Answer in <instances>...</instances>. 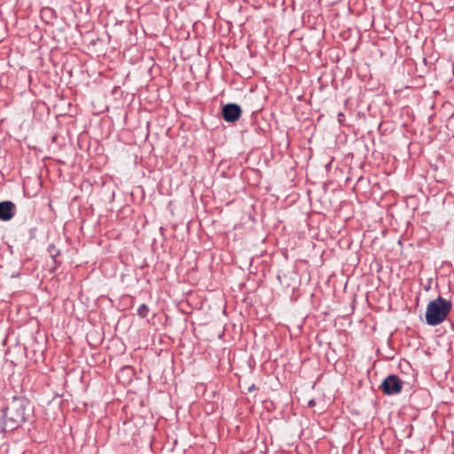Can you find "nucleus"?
Listing matches in <instances>:
<instances>
[{
  "mask_svg": "<svg viewBox=\"0 0 454 454\" xmlns=\"http://www.w3.org/2000/svg\"><path fill=\"white\" fill-rule=\"evenodd\" d=\"M452 309V302L442 296L431 301L427 307L426 321L432 326L442 324Z\"/></svg>",
  "mask_w": 454,
  "mask_h": 454,
  "instance_id": "f03ea898",
  "label": "nucleus"
},
{
  "mask_svg": "<svg viewBox=\"0 0 454 454\" xmlns=\"http://www.w3.org/2000/svg\"><path fill=\"white\" fill-rule=\"evenodd\" d=\"M16 206L10 200L0 202V220L10 221L15 215Z\"/></svg>",
  "mask_w": 454,
  "mask_h": 454,
  "instance_id": "39448f33",
  "label": "nucleus"
},
{
  "mask_svg": "<svg viewBox=\"0 0 454 454\" xmlns=\"http://www.w3.org/2000/svg\"><path fill=\"white\" fill-rule=\"evenodd\" d=\"M47 251L50 254L51 257L53 259L54 262L59 265L60 262L57 261V257L61 254L60 250L54 244H51L48 247Z\"/></svg>",
  "mask_w": 454,
  "mask_h": 454,
  "instance_id": "423d86ee",
  "label": "nucleus"
},
{
  "mask_svg": "<svg viewBox=\"0 0 454 454\" xmlns=\"http://www.w3.org/2000/svg\"><path fill=\"white\" fill-rule=\"evenodd\" d=\"M403 387V382L395 374H390L383 380L380 389L387 395L400 394Z\"/></svg>",
  "mask_w": 454,
  "mask_h": 454,
  "instance_id": "7ed1b4c3",
  "label": "nucleus"
},
{
  "mask_svg": "<svg viewBox=\"0 0 454 454\" xmlns=\"http://www.w3.org/2000/svg\"><path fill=\"white\" fill-rule=\"evenodd\" d=\"M149 311V307L146 304H141L137 309V315L140 317L145 318L147 317Z\"/></svg>",
  "mask_w": 454,
  "mask_h": 454,
  "instance_id": "0eeeda50",
  "label": "nucleus"
},
{
  "mask_svg": "<svg viewBox=\"0 0 454 454\" xmlns=\"http://www.w3.org/2000/svg\"><path fill=\"white\" fill-rule=\"evenodd\" d=\"M34 415V408L25 396H13L3 410L0 421L1 432H12L23 423L30 420Z\"/></svg>",
  "mask_w": 454,
  "mask_h": 454,
  "instance_id": "f257e3e1",
  "label": "nucleus"
},
{
  "mask_svg": "<svg viewBox=\"0 0 454 454\" xmlns=\"http://www.w3.org/2000/svg\"><path fill=\"white\" fill-rule=\"evenodd\" d=\"M344 117H345V115H344V114H343V113H339V114H338V121H339L340 124H342V123H343V121H344Z\"/></svg>",
  "mask_w": 454,
  "mask_h": 454,
  "instance_id": "6e6552de",
  "label": "nucleus"
},
{
  "mask_svg": "<svg viewBox=\"0 0 454 454\" xmlns=\"http://www.w3.org/2000/svg\"><path fill=\"white\" fill-rule=\"evenodd\" d=\"M254 385H253L252 387H250L248 390H249V391H251V390H252V389H254Z\"/></svg>",
  "mask_w": 454,
  "mask_h": 454,
  "instance_id": "1a4fd4ad",
  "label": "nucleus"
},
{
  "mask_svg": "<svg viewBox=\"0 0 454 454\" xmlns=\"http://www.w3.org/2000/svg\"><path fill=\"white\" fill-rule=\"evenodd\" d=\"M242 114L241 107L236 103H229L223 106L222 116L227 122L237 121Z\"/></svg>",
  "mask_w": 454,
  "mask_h": 454,
  "instance_id": "20e7f679",
  "label": "nucleus"
}]
</instances>
